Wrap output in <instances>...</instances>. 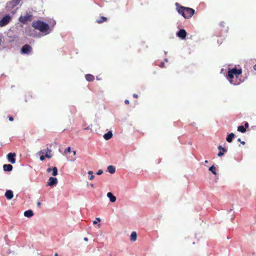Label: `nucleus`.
Listing matches in <instances>:
<instances>
[{
	"instance_id": "32",
	"label": "nucleus",
	"mask_w": 256,
	"mask_h": 256,
	"mask_svg": "<svg viewBox=\"0 0 256 256\" xmlns=\"http://www.w3.org/2000/svg\"><path fill=\"white\" fill-rule=\"evenodd\" d=\"M102 172H103L102 170H98V172H97L96 174H97L98 175H100V174H102Z\"/></svg>"
},
{
	"instance_id": "33",
	"label": "nucleus",
	"mask_w": 256,
	"mask_h": 256,
	"mask_svg": "<svg viewBox=\"0 0 256 256\" xmlns=\"http://www.w3.org/2000/svg\"><path fill=\"white\" fill-rule=\"evenodd\" d=\"M244 126L246 127V128H247L248 127V122H246L245 124H244Z\"/></svg>"
},
{
	"instance_id": "38",
	"label": "nucleus",
	"mask_w": 256,
	"mask_h": 256,
	"mask_svg": "<svg viewBox=\"0 0 256 256\" xmlns=\"http://www.w3.org/2000/svg\"><path fill=\"white\" fill-rule=\"evenodd\" d=\"M37 205H38V206H40L41 205L40 202H38L37 203Z\"/></svg>"
},
{
	"instance_id": "40",
	"label": "nucleus",
	"mask_w": 256,
	"mask_h": 256,
	"mask_svg": "<svg viewBox=\"0 0 256 256\" xmlns=\"http://www.w3.org/2000/svg\"><path fill=\"white\" fill-rule=\"evenodd\" d=\"M84 240L87 241L88 240V238H84Z\"/></svg>"
},
{
	"instance_id": "14",
	"label": "nucleus",
	"mask_w": 256,
	"mask_h": 256,
	"mask_svg": "<svg viewBox=\"0 0 256 256\" xmlns=\"http://www.w3.org/2000/svg\"><path fill=\"white\" fill-rule=\"evenodd\" d=\"M3 168L4 171L10 172L12 169V166L10 164H4Z\"/></svg>"
},
{
	"instance_id": "44",
	"label": "nucleus",
	"mask_w": 256,
	"mask_h": 256,
	"mask_svg": "<svg viewBox=\"0 0 256 256\" xmlns=\"http://www.w3.org/2000/svg\"><path fill=\"white\" fill-rule=\"evenodd\" d=\"M54 256H58V254H54Z\"/></svg>"
},
{
	"instance_id": "6",
	"label": "nucleus",
	"mask_w": 256,
	"mask_h": 256,
	"mask_svg": "<svg viewBox=\"0 0 256 256\" xmlns=\"http://www.w3.org/2000/svg\"><path fill=\"white\" fill-rule=\"evenodd\" d=\"M21 0H12L10 2L7 4L6 7L8 10H10L14 8L16 6H17L20 2Z\"/></svg>"
},
{
	"instance_id": "3",
	"label": "nucleus",
	"mask_w": 256,
	"mask_h": 256,
	"mask_svg": "<svg viewBox=\"0 0 256 256\" xmlns=\"http://www.w3.org/2000/svg\"><path fill=\"white\" fill-rule=\"evenodd\" d=\"M32 20V16L30 14H26L24 16H20L19 18L20 22L25 24L28 22Z\"/></svg>"
},
{
	"instance_id": "23",
	"label": "nucleus",
	"mask_w": 256,
	"mask_h": 256,
	"mask_svg": "<svg viewBox=\"0 0 256 256\" xmlns=\"http://www.w3.org/2000/svg\"><path fill=\"white\" fill-rule=\"evenodd\" d=\"M52 176H56L58 174V170L56 167L53 168H52Z\"/></svg>"
},
{
	"instance_id": "29",
	"label": "nucleus",
	"mask_w": 256,
	"mask_h": 256,
	"mask_svg": "<svg viewBox=\"0 0 256 256\" xmlns=\"http://www.w3.org/2000/svg\"><path fill=\"white\" fill-rule=\"evenodd\" d=\"M218 148L220 150H222L224 152H226V150L222 148V146H219Z\"/></svg>"
},
{
	"instance_id": "21",
	"label": "nucleus",
	"mask_w": 256,
	"mask_h": 256,
	"mask_svg": "<svg viewBox=\"0 0 256 256\" xmlns=\"http://www.w3.org/2000/svg\"><path fill=\"white\" fill-rule=\"evenodd\" d=\"M232 73L234 74H240L242 73V70H238L236 68H233L230 70Z\"/></svg>"
},
{
	"instance_id": "7",
	"label": "nucleus",
	"mask_w": 256,
	"mask_h": 256,
	"mask_svg": "<svg viewBox=\"0 0 256 256\" xmlns=\"http://www.w3.org/2000/svg\"><path fill=\"white\" fill-rule=\"evenodd\" d=\"M32 48L28 44L24 46L22 48V52L23 54H28L31 52Z\"/></svg>"
},
{
	"instance_id": "37",
	"label": "nucleus",
	"mask_w": 256,
	"mask_h": 256,
	"mask_svg": "<svg viewBox=\"0 0 256 256\" xmlns=\"http://www.w3.org/2000/svg\"><path fill=\"white\" fill-rule=\"evenodd\" d=\"M52 168H48V169L47 170V171H48V172H50V171H52Z\"/></svg>"
},
{
	"instance_id": "9",
	"label": "nucleus",
	"mask_w": 256,
	"mask_h": 256,
	"mask_svg": "<svg viewBox=\"0 0 256 256\" xmlns=\"http://www.w3.org/2000/svg\"><path fill=\"white\" fill-rule=\"evenodd\" d=\"M186 36V32L184 30H180L177 33V36L182 39H184Z\"/></svg>"
},
{
	"instance_id": "20",
	"label": "nucleus",
	"mask_w": 256,
	"mask_h": 256,
	"mask_svg": "<svg viewBox=\"0 0 256 256\" xmlns=\"http://www.w3.org/2000/svg\"><path fill=\"white\" fill-rule=\"evenodd\" d=\"M86 78L88 81L91 82L94 80V76L90 74H88L86 75Z\"/></svg>"
},
{
	"instance_id": "12",
	"label": "nucleus",
	"mask_w": 256,
	"mask_h": 256,
	"mask_svg": "<svg viewBox=\"0 0 256 256\" xmlns=\"http://www.w3.org/2000/svg\"><path fill=\"white\" fill-rule=\"evenodd\" d=\"M5 196L8 200H11L13 198V192L10 190H8L5 193Z\"/></svg>"
},
{
	"instance_id": "11",
	"label": "nucleus",
	"mask_w": 256,
	"mask_h": 256,
	"mask_svg": "<svg viewBox=\"0 0 256 256\" xmlns=\"http://www.w3.org/2000/svg\"><path fill=\"white\" fill-rule=\"evenodd\" d=\"M106 196L108 198H110V202H114L116 201V197L114 196V194L112 192H108L106 194Z\"/></svg>"
},
{
	"instance_id": "16",
	"label": "nucleus",
	"mask_w": 256,
	"mask_h": 256,
	"mask_svg": "<svg viewBox=\"0 0 256 256\" xmlns=\"http://www.w3.org/2000/svg\"><path fill=\"white\" fill-rule=\"evenodd\" d=\"M112 136V132L110 131L104 135V138L106 140H110Z\"/></svg>"
},
{
	"instance_id": "46",
	"label": "nucleus",
	"mask_w": 256,
	"mask_h": 256,
	"mask_svg": "<svg viewBox=\"0 0 256 256\" xmlns=\"http://www.w3.org/2000/svg\"><path fill=\"white\" fill-rule=\"evenodd\" d=\"M208 160L205 161V162H206V163H208Z\"/></svg>"
},
{
	"instance_id": "45",
	"label": "nucleus",
	"mask_w": 256,
	"mask_h": 256,
	"mask_svg": "<svg viewBox=\"0 0 256 256\" xmlns=\"http://www.w3.org/2000/svg\"><path fill=\"white\" fill-rule=\"evenodd\" d=\"M238 141H240V138H238Z\"/></svg>"
},
{
	"instance_id": "47",
	"label": "nucleus",
	"mask_w": 256,
	"mask_h": 256,
	"mask_svg": "<svg viewBox=\"0 0 256 256\" xmlns=\"http://www.w3.org/2000/svg\"><path fill=\"white\" fill-rule=\"evenodd\" d=\"M165 61L167 62L168 61V60L166 58L165 59Z\"/></svg>"
},
{
	"instance_id": "2",
	"label": "nucleus",
	"mask_w": 256,
	"mask_h": 256,
	"mask_svg": "<svg viewBox=\"0 0 256 256\" xmlns=\"http://www.w3.org/2000/svg\"><path fill=\"white\" fill-rule=\"evenodd\" d=\"M178 11L179 14L182 15L186 18H188L192 17L194 14V10L186 7H180L178 8Z\"/></svg>"
},
{
	"instance_id": "4",
	"label": "nucleus",
	"mask_w": 256,
	"mask_h": 256,
	"mask_svg": "<svg viewBox=\"0 0 256 256\" xmlns=\"http://www.w3.org/2000/svg\"><path fill=\"white\" fill-rule=\"evenodd\" d=\"M12 18L10 15H6L0 20V26H4L9 23Z\"/></svg>"
},
{
	"instance_id": "43",
	"label": "nucleus",
	"mask_w": 256,
	"mask_h": 256,
	"mask_svg": "<svg viewBox=\"0 0 256 256\" xmlns=\"http://www.w3.org/2000/svg\"><path fill=\"white\" fill-rule=\"evenodd\" d=\"M164 64L163 62L162 63L161 66H164Z\"/></svg>"
},
{
	"instance_id": "26",
	"label": "nucleus",
	"mask_w": 256,
	"mask_h": 256,
	"mask_svg": "<svg viewBox=\"0 0 256 256\" xmlns=\"http://www.w3.org/2000/svg\"><path fill=\"white\" fill-rule=\"evenodd\" d=\"M88 174L90 175V177L89 178V180H92L94 178V176L93 175V172L91 170L88 172Z\"/></svg>"
},
{
	"instance_id": "36",
	"label": "nucleus",
	"mask_w": 256,
	"mask_h": 256,
	"mask_svg": "<svg viewBox=\"0 0 256 256\" xmlns=\"http://www.w3.org/2000/svg\"><path fill=\"white\" fill-rule=\"evenodd\" d=\"M133 96H134V98H138V94H134Z\"/></svg>"
},
{
	"instance_id": "19",
	"label": "nucleus",
	"mask_w": 256,
	"mask_h": 256,
	"mask_svg": "<svg viewBox=\"0 0 256 256\" xmlns=\"http://www.w3.org/2000/svg\"><path fill=\"white\" fill-rule=\"evenodd\" d=\"M234 136V133H230L226 138L227 142H231Z\"/></svg>"
},
{
	"instance_id": "42",
	"label": "nucleus",
	"mask_w": 256,
	"mask_h": 256,
	"mask_svg": "<svg viewBox=\"0 0 256 256\" xmlns=\"http://www.w3.org/2000/svg\"><path fill=\"white\" fill-rule=\"evenodd\" d=\"M73 154L74 155H76V151H73Z\"/></svg>"
},
{
	"instance_id": "13",
	"label": "nucleus",
	"mask_w": 256,
	"mask_h": 256,
	"mask_svg": "<svg viewBox=\"0 0 256 256\" xmlns=\"http://www.w3.org/2000/svg\"><path fill=\"white\" fill-rule=\"evenodd\" d=\"M24 216L27 218H31L34 216V212L32 210H28L24 212Z\"/></svg>"
},
{
	"instance_id": "30",
	"label": "nucleus",
	"mask_w": 256,
	"mask_h": 256,
	"mask_svg": "<svg viewBox=\"0 0 256 256\" xmlns=\"http://www.w3.org/2000/svg\"><path fill=\"white\" fill-rule=\"evenodd\" d=\"M224 152L223 151L222 152H220L218 154V156H222L224 154Z\"/></svg>"
},
{
	"instance_id": "25",
	"label": "nucleus",
	"mask_w": 256,
	"mask_h": 256,
	"mask_svg": "<svg viewBox=\"0 0 256 256\" xmlns=\"http://www.w3.org/2000/svg\"><path fill=\"white\" fill-rule=\"evenodd\" d=\"M216 168L214 166H212L209 168V170L211 171L214 174H216V172L215 170Z\"/></svg>"
},
{
	"instance_id": "5",
	"label": "nucleus",
	"mask_w": 256,
	"mask_h": 256,
	"mask_svg": "<svg viewBox=\"0 0 256 256\" xmlns=\"http://www.w3.org/2000/svg\"><path fill=\"white\" fill-rule=\"evenodd\" d=\"M50 153H51V150H49L48 148H46V149H44V150L40 151L38 153V155L45 154V156L46 158H50L52 157V154Z\"/></svg>"
},
{
	"instance_id": "35",
	"label": "nucleus",
	"mask_w": 256,
	"mask_h": 256,
	"mask_svg": "<svg viewBox=\"0 0 256 256\" xmlns=\"http://www.w3.org/2000/svg\"><path fill=\"white\" fill-rule=\"evenodd\" d=\"M9 120H10V121H12V120H14V118H12V117L10 116V117L9 118Z\"/></svg>"
},
{
	"instance_id": "28",
	"label": "nucleus",
	"mask_w": 256,
	"mask_h": 256,
	"mask_svg": "<svg viewBox=\"0 0 256 256\" xmlns=\"http://www.w3.org/2000/svg\"><path fill=\"white\" fill-rule=\"evenodd\" d=\"M71 150V148L70 147H68L64 152L65 154H66L68 152H70Z\"/></svg>"
},
{
	"instance_id": "39",
	"label": "nucleus",
	"mask_w": 256,
	"mask_h": 256,
	"mask_svg": "<svg viewBox=\"0 0 256 256\" xmlns=\"http://www.w3.org/2000/svg\"><path fill=\"white\" fill-rule=\"evenodd\" d=\"M240 142L242 144H245V142H242V141H240Z\"/></svg>"
},
{
	"instance_id": "17",
	"label": "nucleus",
	"mask_w": 256,
	"mask_h": 256,
	"mask_svg": "<svg viewBox=\"0 0 256 256\" xmlns=\"http://www.w3.org/2000/svg\"><path fill=\"white\" fill-rule=\"evenodd\" d=\"M108 171L110 174H114L116 172L115 168L112 166H109L107 168Z\"/></svg>"
},
{
	"instance_id": "22",
	"label": "nucleus",
	"mask_w": 256,
	"mask_h": 256,
	"mask_svg": "<svg viewBox=\"0 0 256 256\" xmlns=\"http://www.w3.org/2000/svg\"><path fill=\"white\" fill-rule=\"evenodd\" d=\"M238 132H241L244 133V132H246V128H245L244 126H238Z\"/></svg>"
},
{
	"instance_id": "18",
	"label": "nucleus",
	"mask_w": 256,
	"mask_h": 256,
	"mask_svg": "<svg viewBox=\"0 0 256 256\" xmlns=\"http://www.w3.org/2000/svg\"><path fill=\"white\" fill-rule=\"evenodd\" d=\"M137 238V234L136 232H132L130 234V240L132 241H136Z\"/></svg>"
},
{
	"instance_id": "8",
	"label": "nucleus",
	"mask_w": 256,
	"mask_h": 256,
	"mask_svg": "<svg viewBox=\"0 0 256 256\" xmlns=\"http://www.w3.org/2000/svg\"><path fill=\"white\" fill-rule=\"evenodd\" d=\"M16 154L15 153H9L7 155V158L8 161L12 164H14L16 162L15 156Z\"/></svg>"
},
{
	"instance_id": "41",
	"label": "nucleus",
	"mask_w": 256,
	"mask_h": 256,
	"mask_svg": "<svg viewBox=\"0 0 256 256\" xmlns=\"http://www.w3.org/2000/svg\"><path fill=\"white\" fill-rule=\"evenodd\" d=\"M254 70H256V64L254 66Z\"/></svg>"
},
{
	"instance_id": "1",
	"label": "nucleus",
	"mask_w": 256,
	"mask_h": 256,
	"mask_svg": "<svg viewBox=\"0 0 256 256\" xmlns=\"http://www.w3.org/2000/svg\"><path fill=\"white\" fill-rule=\"evenodd\" d=\"M32 26L45 35L48 34L52 30L48 24L41 20L33 22Z\"/></svg>"
},
{
	"instance_id": "49",
	"label": "nucleus",
	"mask_w": 256,
	"mask_h": 256,
	"mask_svg": "<svg viewBox=\"0 0 256 256\" xmlns=\"http://www.w3.org/2000/svg\"><path fill=\"white\" fill-rule=\"evenodd\" d=\"M74 160H75V158H74V159L72 160V161H74Z\"/></svg>"
},
{
	"instance_id": "24",
	"label": "nucleus",
	"mask_w": 256,
	"mask_h": 256,
	"mask_svg": "<svg viewBox=\"0 0 256 256\" xmlns=\"http://www.w3.org/2000/svg\"><path fill=\"white\" fill-rule=\"evenodd\" d=\"M106 18L104 17V16H102V17H101L100 20H96V22L98 23H101V22H103L106 21Z\"/></svg>"
},
{
	"instance_id": "27",
	"label": "nucleus",
	"mask_w": 256,
	"mask_h": 256,
	"mask_svg": "<svg viewBox=\"0 0 256 256\" xmlns=\"http://www.w3.org/2000/svg\"><path fill=\"white\" fill-rule=\"evenodd\" d=\"M100 222V218H96V220H94V221H93V224H96L98 223V222Z\"/></svg>"
},
{
	"instance_id": "15",
	"label": "nucleus",
	"mask_w": 256,
	"mask_h": 256,
	"mask_svg": "<svg viewBox=\"0 0 256 256\" xmlns=\"http://www.w3.org/2000/svg\"><path fill=\"white\" fill-rule=\"evenodd\" d=\"M234 74L232 73V70H230L228 72V79H230L229 81L231 84H233L232 80V79L234 78Z\"/></svg>"
},
{
	"instance_id": "48",
	"label": "nucleus",
	"mask_w": 256,
	"mask_h": 256,
	"mask_svg": "<svg viewBox=\"0 0 256 256\" xmlns=\"http://www.w3.org/2000/svg\"><path fill=\"white\" fill-rule=\"evenodd\" d=\"M94 186L93 184H91V186Z\"/></svg>"
},
{
	"instance_id": "31",
	"label": "nucleus",
	"mask_w": 256,
	"mask_h": 256,
	"mask_svg": "<svg viewBox=\"0 0 256 256\" xmlns=\"http://www.w3.org/2000/svg\"><path fill=\"white\" fill-rule=\"evenodd\" d=\"M40 160L41 161H43V160H44V158H45V156H44V155H42V154L40 155Z\"/></svg>"
},
{
	"instance_id": "34",
	"label": "nucleus",
	"mask_w": 256,
	"mask_h": 256,
	"mask_svg": "<svg viewBox=\"0 0 256 256\" xmlns=\"http://www.w3.org/2000/svg\"><path fill=\"white\" fill-rule=\"evenodd\" d=\"M124 102H125V103L126 104H129V100H125Z\"/></svg>"
},
{
	"instance_id": "10",
	"label": "nucleus",
	"mask_w": 256,
	"mask_h": 256,
	"mask_svg": "<svg viewBox=\"0 0 256 256\" xmlns=\"http://www.w3.org/2000/svg\"><path fill=\"white\" fill-rule=\"evenodd\" d=\"M58 183V180L56 178L50 177L49 178L48 185L50 186H54Z\"/></svg>"
}]
</instances>
